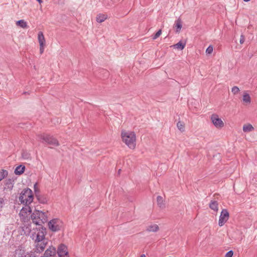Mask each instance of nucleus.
<instances>
[{"instance_id": "f257e3e1", "label": "nucleus", "mask_w": 257, "mask_h": 257, "mask_svg": "<svg viewBox=\"0 0 257 257\" xmlns=\"http://www.w3.org/2000/svg\"><path fill=\"white\" fill-rule=\"evenodd\" d=\"M45 228L41 227V229L36 228L32 232L31 237L37 243L36 245V251L41 252L43 251L46 245L45 239Z\"/></svg>"}, {"instance_id": "f03ea898", "label": "nucleus", "mask_w": 257, "mask_h": 257, "mask_svg": "<svg viewBox=\"0 0 257 257\" xmlns=\"http://www.w3.org/2000/svg\"><path fill=\"white\" fill-rule=\"evenodd\" d=\"M121 137L123 143L131 149H134L136 146V137L134 132L122 131Z\"/></svg>"}, {"instance_id": "7ed1b4c3", "label": "nucleus", "mask_w": 257, "mask_h": 257, "mask_svg": "<svg viewBox=\"0 0 257 257\" xmlns=\"http://www.w3.org/2000/svg\"><path fill=\"white\" fill-rule=\"evenodd\" d=\"M31 219L33 222L36 225L41 226L40 227V229L41 227H43L42 224L47 222L48 221V217L47 212H42L41 211L36 210L31 215Z\"/></svg>"}, {"instance_id": "20e7f679", "label": "nucleus", "mask_w": 257, "mask_h": 257, "mask_svg": "<svg viewBox=\"0 0 257 257\" xmlns=\"http://www.w3.org/2000/svg\"><path fill=\"white\" fill-rule=\"evenodd\" d=\"M19 200L22 203L28 205L32 202L33 200V194L32 191L27 188L23 190L19 197Z\"/></svg>"}, {"instance_id": "39448f33", "label": "nucleus", "mask_w": 257, "mask_h": 257, "mask_svg": "<svg viewBox=\"0 0 257 257\" xmlns=\"http://www.w3.org/2000/svg\"><path fill=\"white\" fill-rule=\"evenodd\" d=\"M39 138L48 145L58 146L59 145V142L57 139L47 134L40 135L38 136Z\"/></svg>"}, {"instance_id": "423d86ee", "label": "nucleus", "mask_w": 257, "mask_h": 257, "mask_svg": "<svg viewBox=\"0 0 257 257\" xmlns=\"http://www.w3.org/2000/svg\"><path fill=\"white\" fill-rule=\"evenodd\" d=\"M48 226L50 229L52 231H57L61 229L62 222L60 219L55 218L49 222Z\"/></svg>"}, {"instance_id": "0eeeda50", "label": "nucleus", "mask_w": 257, "mask_h": 257, "mask_svg": "<svg viewBox=\"0 0 257 257\" xmlns=\"http://www.w3.org/2000/svg\"><path fill=\"white\" fill-rule=\"evenodd\" d=\"M229 217V212L226 209H222L218 221L219 226H223L225 223L228 220Z\"/></svg>"}, {"instance_id": "6e6552de", "label": "nucleus", "mask_w": 257, "mask_h": 257, "mask_svg": "<svg viewBox=\"0 0 257 257\" xmlns=\"http://www.w3.org/2000/svg\"><path fill=\"white\" fill-rule=\"evenodd\" d=\"M57 252L59 257H69L67 247L63 244H61L59 246Z\"/></svg>"}, {"instance_id": "1a4fd4ad", "label": "nucleus", "mask_w": 257, "mask_h": 257, "mask_svg": "<svg viewBox=\"0 0 257 257\" xmlns=\"http://www.w3.org/2000/svg\"><path fill=\"white\" fill-rule=\"evenodd\" d=\"M211 119L213 124L217 128H222L224 126L223 122L219 118L217 114H212L211 117Z\"/></svg>"}, {"instance_id": "9d476101", "label": "nucleus", "mask_w": 257, "mask_h": 257, "mask_svg": "<svg viewBox=\"0 0 257 257\" xmlns=\"http://www.w3.org/2000/svg\"><path fill=\"white\" fill-rule=\"evenodd\" d=\"M56 248L51 246H49L48 248L45 251L44 256L42 257H56Z\"/></svg>"}, {"instance_id": "9b49d317", "label": "nucleus", "mask_w": 257, "mask_h": 257, "mask_svg": "<svg viewBox=\"0 0 257 257\" xmlns=\"http://www.w3.org/2000/svg\"><path fill=\"white\" fill-rule=\"evenodd\" d=\"M182 27V22L181 19L179 18L175 22L174 28L175 29V32L177 33H180L181 29Z\"/></svg>"}, {"instance_id": "f8f14e48", "label": "nucleus", "mask_w": 257, "mask_h": 257, "mask_svg": "<svg viewBox=\"0 0 257 257\" xmlns=\"http://www.w3.org/2000/svg\"><path fill=\"white\" fill-rule=\"evenodd\" d=\"M25 250L22 246H20L15 250V255H18V257H24L26 254Z\"/></svg>"}, {"instance_id": "ddd939ff", "label": "nucleus", "mask_w": 257, "mask_h": 257, "mask_svg": "<svg viewBox=\"0 0 257 257\" xmlns=\"http://www.w3.org/2000/svg\"><path fill=\"white\" fill-rule=\"evenodd\" d=\"M38 39L40 45H45V39L42 32H39L38 35Z\"/></svg>"}, {"instance_id": "4468645a", "label": "nucleus", "mask_w": 257, "mask_h": 257, "mask_svg": "<svg viewBox=\"0 0 257 257\" xmlns=\"http://www.w3.org/2000/svg\"><path fill=\"white\" fill-rule=\"evenodd\" d=\"M159 227L157 224H152L148 226L147 228V231L149 232H157L159 230Z\"/></svg>"}, {"instance_id": "2eb2a0df", "label": "nucleus", "mask_w": 257, "mask_h": 257, "mask_svg": "<svg viewBox=\"0 0 257 257\" xmlns=\"http://www.w3.org/2000/svg\"><path fill=\"white\" fill-rule=\"evenodd\" d=\"M25 169V167L24 166L19 165L16 168L15 173L16 175H21L24 173Z\"/></svg>"}, {"instance_id": "dca6fc26", "label": "nucleus", "mask_w": 257, "mask_h": 257, "mask_svg": "<svg viewBox=\"0 0 257 257\" xmlns=\"http://www.w3.org/2000/svg\"><path fill=\"white\" fill-rule=\"evenodd\" d=\"M107 19V16L104 14H99L96 16V20L98 23H102Z\"/></svg>"}, {"instance_id": "f3484780", "label": "nucleus", "mask_w": 257, "mask_h": 257, "mask_svg": "<svg viewBox=\"0 0 257 257\" xmlns=\"http://www.w3.org/2000/svg\"><path fill=\"white\" fill-rule=\"evenodd\" d=\"M209 207L215 211H218V203L216 201L212 200L209 204Z\"/></svg>"}, {"instance_id": "a211bd4d", "label": "nucleus", "mask_w": 257, "mask_h": 257, "mask_svg": "<svg viewBox=\"0 0 257 257\" xmlns=\"http://www.w3.org/2000/svg\"><path fill=\"white\" fill-rule=\"evenodd\" d=\"M30 212L31 213V208L29 207V206H26V207L25 208H23L19 214L20 216H24L25 215V214H26L27 213V212Z\"/></svg>"}, {"instance_id": "6ab92c4d", "label": "nucleus", "mask_w": 257, "mask_h": 257, "mask_svg": "<svg viewBox=\"0 0 257 257\" xmlns=\"http://www.w3.org/2000/svg\"><path fill=\"white\" fill-rule=\"evenodd\" d=\"M16 25L22 28H27L28 25L27 23L23 20H20L16 22Z\"/></svg>"}, {"instance_id": "aec40b11", "label": "nucleus", "mask_w": 257, "mask_h": 257, "mask_svg": "<svg viewBox=\"0 0 257 257\" xmlns=\"http://www.w3.org/2000/svg\"><path fill=\"white\" fill-rule=\"evenodd\" d=\"M186 45V43H183L181 41L179 42L177 44L174 45L173 47H174L175 48H177L179 50H183Z\"/></svg>"}, {"instance_id": "412c9836", "label": "nucleus", "mask_w": 257, "mask_h": 257, "mask_svg": "<svg viewBox=\"0 0 257 257\" xmlns=\"http://www.w3.org/2000/svg\"><path fill=\"white\" fill-rule=\"evenodd\" d=\"M243 101L246 103H250L251 99L249 95L247 93H244L243 95Z\"/></svg>"}, {"instance_id": "4be33fe9", "label": "nucleus", "mask_w": 257, "mask_h": 257, "mask_svg": "<svg viewBox=\"0 0 257 257\" xmlns=\"http://www.w3.org/2000/svg\"><path fill=\"white\" fill-rule=\"evenodd\" d=\"M253 130V126L251 124H246V125H244L243 126V131L244 132H251Z\"/></svg>"}, {"instance_id": "5701e85b", "label": "nucleus", "mask_w": 257, "mask_h": 257, "mask_svg": "<svg viewBox=\"0 0 257 257\" xmlns=\"http://www.w3.org/2000/svg\"><path fill=\"white\" fill-rule=\"evenodd\" d=\"M178 128L181 132H183L185 131V124L183 122L180 121H178L177 124Z\"/></svg>"}, {"instance_id": "b1692460", "label": "nucleus", "mask_w": 257, "mask_h": 257, "mask_svg": "<svg viewBox=\"0 0 257 257\" xmlns=\"http://www.w3.org/2000/svg\"><path fill=\"white\" fill-rule=\"evenodd\" d=\"M8 175V172L6 170H2L0 171V181L2 180Z\"/></svg>"}, {"instance_id": "393cba45", "label": "nucleus", "mask_w": 257, "mask_h": 257, "mask_svg": "<svg viewBox=\"0 0 257 257\" xmlns=\"http://www.w3.org/2000/svg\"><path fill=\"white\" fill-rule=\"evenodd\" d=\"M36 197L37 198L38 201L41 203L45 204L47 201L46 198L40 196V195H36Z\"/></svg>"}, {"instance_id": "a878e982", "label": "nucleus", "mask_w": 257, "mask_h": 257, "mask_svg": "<svg viewBox=\"0 0 257 257\" xmlns=\"http://www.w3.org/2000/svg\"><path fill=\"white\" fill-rule=\"evenodd\" d=\"M157 202L158 204L160 206V207H161L164 205L163 197L160 196H158L157 197Z\"/></svg>"}, {"instance_id": "bb28decb", "label": "nucleus", "mask_w": 257, "mask_h": 257, "mask_svg": "<svg viewBox=\"0 0 257 257\" xmlns=\"http://www.w3.org/2000/svg\"><path fill=\"white\" fill-rule=\"evenodd\" d=\"M6 185L7 186V188L10 190H12L13 188V184L11 180L9 179L7 181Z\"/></svg>"}, {"instance_id": "cd10ccee", "label": "nucleus", "mask_w": 257, "mask_h": 257, "mask_svg": "<svg viewBox=\"0 0 257 257\" xmlns=\"http://www.w3.org/2000/svg\"><path fill=\"white\" fill-rule=\"evenodd\" d=\"M239 91V89L237 86H234L232 88L231 92L234 94H236L238 93Z\"/></svg>"}, {"instance_id": "c85d7f7f", "label": "nucleus", "mask_w": 257, "mask_h": 257, "mask_svg": "<svg viewBox=\"0 0 257 257\" xmlns=\"http://www.w3.org/2000/svg\"><path fill=\"white\" fill-rule=\"evenodd\" d=\"M162 34V30H159L155 35L154 36H153V40H155L156 39H157L159 37H160V36Z\"/></svg>"}, {"instance_id": "c756f323", "label": "nucleus", "mask_w": 257, "mask_h": 257, "mask_svg": "<svg viewBox=\"0 0 257 257\" xmlns=\"http://www.w3.org/2000/svg\"><path fill=\"white\" fill-rule=\"evenodd\" d=\"M213 52V47L209 46L206 50V53L208 54H210Z\"/></svg>"}, {"instance_id": "7c9ffc66", "label": "nucleus", "mask_w": 257, "mask_h": 257, "mask_svg": "<svg viewBox=\"0 0 257 257\" xmlns=\"http://www.w3.org/2000/svg\"><path fill=\"white\" fill-rule=\"evenodd\" d=\"M34 191L35 192L36 195H38V194L39 193V190L38 187V184L37 183L34 184Z\"/></svg>"}, {"instance_id": "2f4dec72", "label": "nucleus", "mask_w": 257, "mask_h": 257, "mask_svg": "<svg viewBox=\"0 0 257 257\" xmlns=\"http://www.w3.org/2000/svg\"><path fill=\"white\" fill-rule=\"evenodd\" d=\"M233 254V252L232 250L228 251L226 254L225 257H232Z\"/></svg>"}, {"instance_id": "473e14b6", "label": "nucleus", "mask_w": 257, "mask_h": 257, "mask_svg": "<svg viewBox=\"0 0 257 257\" xmlns=\"http://www.w3.org/2000/svg\"><path fill=\"white\" fill-rule=\"evenodd\" d=\"M244 40H245V38H244V36L241 35L240 36V40H239L240 43L241 44H242L244 43Z\"/></svg>"}, {"instance_id": "72a5a7b5", "label": "nucleus", "mask_w": 257, "mask_h": 257, "mask_svg": "<svg viewBox=\"0 0 257 257\" xmlns=\"http://www.w3.org/2000/svg\"><path fill=\"white\" fill-rule=\"evenodd\" d=\"M45 45H40V53L42 54L44 51V47Z\"/></svg>"}, {"instance_id": "f704fd0d", "label": "nucleus", "mask_w": 257, "mask_h": 257, "mask_svg": "<svg viewBox=\"0 0 257 257\" xmlns=\"http://www.w3.org/2000/svg\"><path fill=\"white\" fill-rule=\"evenodd\" d=\"M4 203V199L3 198H0V207L2 208L3 207V204Z\"/></svg>"}, {"instance_id": "c9c22d12", "label": "nucleus", "mask_w": 257, "mask_h": 257, "mask_svg": "<svg viewBox=\"0 0 257 257\" xmlns=\"http://www.w3.org/2000/svg\"><path fill=\"white\" fill-rule=\"evenodd\" d=\"M24 257H34V256H33L32 254H30L29 253H26Z\"/></svg>"}, {"instance_id": "e433bc0d", "label": "nucleus", "mask_w": 257, "mask_h": 257, "mask_svg": "<svg viewBox=\"0 0 257 257\" xmlns=\"http://www.w3.org/2000/svg\"><path fill=\"white\" fill-rule=\"evenodd\" d=\"M26 229H28V232H30V230H31V228H30V227H29V226H27V227H26Z\"/></svg>"}, {"instance_id": "4c0bfd02", "label": "nucleus", "mask_w": 257, "mask_h": 257, "mask_svg": "<svg viewBox=\"0 0 257 257\" xmlns=\"http://www.w3.org/2000/svg\"><path fill=\"white\" fill-rule=\"evenodd\" d=\"M37 1L39 2V4H41L43 3L42 0H37Z\"/></svg>"}, {"instance_id": "58836bf2", "label": "nucleus", "mask_w": 257, "mask_h": 257, "mask_svg": "<svg viewBox=\"0 0 257 257\" xmlns=\"http://www.w3.org/2000/svg\"><path fill=\"white\" fill-rule=\"evenodd\" d=\"M140 257H146V255L144 254H142Z\"/></svg>"}, {"instance_id": "ea45409f", "label": "nucleus", "mask_w": 257, "mask_h": 257, "mask_svg": "<svg viewBox=\"0 0 257 257\" xmlns=\"http://www.w3.org/2000/svg\"><path fill=\"white\" fill-rule=\"evenodd\" d=\"M103 71H104L105 73L108 74V72L106 70H103Z\"/></svg>"}, {"instance_id": "a19ab883", "label": "nucleus", "mask_w": 257, "mask_h": 257, "mask_svg": "<svg viewBox=\"0 0 257 257\" xmlns=\"http://www.w3.org/2000/svg\"><path fill=\"white\" fill-rule=\"evenodd\" d=\"M243 1L246 2H249L250 0H243Z\"/></svg>"}, {"instance_id": "79ce46f5", "label": "nucleus", "mask_w": 257, "mask_h": 257, "mask_svg": "<svg viewBox=\"0 0 257 257\" xmlns=\"http://www.w3.org/2000/svg\"><path fill=\"white\" fill-rule=\"evenodd\" d=\"M120 171H121V170H120V169H119V170H118V174H119V173H120Z\"/></svg>"}]
</instances>
